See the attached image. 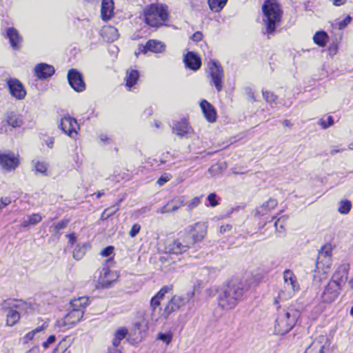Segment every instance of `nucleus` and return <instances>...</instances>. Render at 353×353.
<instances>
[{
	"mask_svg": "<svg viewBox=\"0 0 353 353\" xmlns=\"http://www.w3.org/2000/svg\"><path fill=\"white\" fill-rule=\"evenodd\" d=\"M244 294L243 283L238 280L232 281L218 292V305L223 310L233 309L243 300Z\"/></svg>",
	"mask_w": 353,
	"mask_h": 353,
	"instance_id": "nucleus-1",
	"label": "nucleus"
},
{
	"mask_svg": "<svg viewBox=\"0 0 353 353\" xmlns=\"http://www.w3.org/2000/svg\"><path fill=\"white\" fill-rule=\"evenodd\" d=\"M89 305L88 296H81L70 301V310L68 313L56 322V327L68 330L79 322L83 318L85 307Z\"/></svg>",
	"mask_w": 353,
	"mask_h": 353,
	"instance_id": "nucleus-2",
	"label": "nucleus"
},
{
	"mask_svg": "<svg viewBox=\"0 0 353 353\" xmlns=\"http://www.w3.org/2000/svg\"><path fill=\"white\" fill-rule=\"evenodd\" d=\"M299 316V310L294 306H279L274 325L275 332L280 335L288 333L294 327Z\"/></svg>",
	"mask_w": 353,
	"mask_h": 353,
	"instance_id": "nucleus-3",
	"label": "nucleus"
},
{
	"mask_svg": "<svg viewBox=\"0 0 353 353\" xmlns=\"http://www.w3.org/2000/svg\"><path fill=\"white\" fill-rule=\"evenodd\" d=\"M169 16L168 6L161 3H152L143 10L145 23L155 29L166 26Z\"/></svg>",
	"mask_w": 353,
	"mask_h": 353,
	"instance_id": "nucleus-4",
	"label": "nucleus"
},
{
	"mask_svg": "<svg viewBox=\"0 0 353 353\" xmlns=\"http://www.w3.org/2000/svg\"><path fill=\"white\" fill-rule=\"evenodd\" d=\"M263 22L268 33L274 32L281 19V10L275 0H265L263 5Z\"/></svg>",
	"mask_w": 353,
	"mask_h": 353,
	"instance_id": "nucleus-5",
	"label": "nucleus"
},
{
	"mask_svg": "<svg viewBox=\"0 0 353 353\" xmlns=\"http://www.w3.org/2000/svg\"><path fill=\"white\" fill-rule=\"evenodd\" d=\"M283 288L279 291L278 295V299L281 301L291 299L300 290L297 278L291 270L287 269L283 272Z\"/></svg>",
	"mask_w": 353,
	"mask_h": 353,
	"instance_id": "nucleus-6",
	"label": "nucleus"
},
{
	"mask_svg": "<svg viewBox=\"0 0 353 353\" xmlns=\"http://www.w3.org/2000/svg\"><path fill=\"white\" fill-rule=\"evenodd\" d=\"M8 304L10 305L6 319L7 324L9 326H13L19 321V311H25L28 313L32 310L30 304L21 300L12 301V303Z\"/></svg>",
	"mask_w": 353,
	"mask_h": 353,
	"instance_id": "nucleus-7",
	"label": "nucleus"
},
{
	"mask_svg": "<svg viewBox=\"0 0 353 353\" xmlns=\"http://www.w3.org/2000/svg\"><path fill=\"white\" fill-rule=\"evenodd\" d=\"M148 321L144 312H138L134 319V342H140L146 337Z\"/></svg>",
	"mask_w": 353,
	"mask_h": 353,
	"instance_id": "nucleus-8",
	"label": "nucleus"
},
{
	"mask_svg": "<svg viewBox=\"0 0 353 353\" xmlns=\"http://www.w3.org/2000/svg\"><path fill=\"white\" fill-rule=\"evenodd\" d=\"M210 74L211 77L210 83L214 85L217 92H221L223 90V70L219 64L214 60L210 62L209 65Z\"/></svg>",
	"mask_w": 353,
	"mask_h": 353,
	"instance_id": "nucleus-9",
	"label": "nucleus"
},
{
	"mask_svg": "<svg viewBox=\"0 0 353 353\" xmlns=\"http://www.w3.org/2000/svg\"><path fill=\"white\" fill-rule=\"evenodd\" d=\"M330 341L327 335L316 337L304 353H328Z\"/></svg>",
	"mask_w": 353,
	"mask_h": 353,
	"instance_id": "nucleus-10",
	"label": "nucleus"
},
{
	"mask_svg": "<svg viewBox=\"0 0 353 353\" xmlns=\"http://www.w3.org/2000/svg\"><path fill=\"white\" fill-rule=\"evenodd\" d=\"M188 303V299H185L184 296H174L165 305L164 310L161 314L162 318L167 319L172 312L179 310Z\"/></svg>",
	"mask_w": 353,
	"mask_h": 353,
	"instance_id": "nucleus-11",
	"label": "nucleus"
},
{
	"mask_svg": "<svg viewBox=\"0 0 353 353\" xmlns=\"http://www.w3.org/2000/svg\"><path fill=\"white\" fill-rule=\"evenodd\" d=\"M332 265L331 258L325 257L324 259H317L316 263V270L314 274V278L319 281H321L327 278L328 272Z\"/></svg>",
	"mask_w": 353,
	"mask_h": 353,
	"instance_id": "nucleus-12",
	"label": "nucleus"
},
{
	"mask_svg": "<svg viewBox=\"0 0 353 353\" xmlns=\"http://www.w3.org/2000/svg\"><path fill=\"white\" fill-rule=\"evenodd\" d=\"M341 288L334 282L330 281L325 287L321 298L323 303H331L334 302L339 295Z\"/></svg>",
	"mask_w": 353,
	"mask_h": 353,
	"instance_id": "nucleus-13",
	"label": "nucleus"
},
{
	"mask_svg": "<svg viewBox=\"0 0 353 353\" xmlns=\"http://www.w3.org/2000/svg\"><path fill=\"white\" fill-rule=\"evenodd\" d=\"M192 243V241L189 236L179 238L168 245V250L169 252L174 254H182L190 248Z\"/></svg>",
	"mask_w": 353,
	"mask_h": 353,
	"instance_id": "nucleus-14",
	"label": "nucleus"
},
{
	"mask_svg": "<svg viewBox=\"0 0 353 353\" xmlns=\"http://www.w3.org/2000/svg\"><path fill=\"white\" fill-rule=\"evenodd\" d=\"M59 128L65 134L70 137H73L74 134H77V129L79 128L77 120L68 114L63 116L61 119Z\"/></svg>",
	"mask_w": 353,
	"mask_h": 353,
	"instance_id": "nucleus-15",
	"label": "nucleus"
},
{
	"mask_svg": "<svg viewBox=\"0 0 353 353\" xmlns=\"http://www.w3.org/2000/svg\"><path fill=\"white\" fill-rule=\"evenodd\" d=\"M68 80L70 85L78 92L85 89L82 74L77 69H70L68 72Z\"/></svg>",
	"mask_w": 353,
	"mask_h": 353,
	"instance_id": "nucleus-16",
	"label": "nucleus"
},
{
	"mask_svg": "<svg viewBox=\"0 0 353 353\" xmlns=\"http://www.w3.org/2000/svg\"><path fill=\"white\" fill-rule=\"evenodd\" d=\"M185 201L184 196H174L172 200L168 201L165 205L159 208L157 212L160 214L174 212L184 205Z\"/></svg>",
	"mask_w": 353,
	"mask_h": 353,
	"instance_id": "nucleus-17",
	"label": "nucleus"
},
{
	"mask_svg": "<svg viewBox=\"0 0 353 353\" xmlns=\"http://www.w3.org/2000/svg\"><path fill=\"white\" fill-rule=\"evenodd\" d=\"M8 86L10 94L16 99H23L26 96V91L23 84L17 79H10L8 81Z\"/></svg>",
	"mask_w": 353,
	"mask_h": 353,
	"instance_id": "nucleus-18",
	"label": "nucleus"
},
{
	"mask_svg": "<svg viewBox=\"0 0 353 353\" xmlns=\"http://www.w3.org/2000/svg\"><path fill=\"white\" fill-rule=\"evenodd\" d=\"M19 165V160L12 152H0V165L8 171L14 170Z\"/></svg>",
	"mask_w": 353,
	"mask_h": 353,
	"instance_id": "nucleus-19",
	"label": "nucleus"
},
{
	"mask_svg": "<svg viewBox=\"0 0 353 353\" xmlns=\"http://www.w3.org/2000/svg\"><path fill=\"white\" fill-rule=\"evenodd\" d=\"M350 267L347 264H342L339 265L332 276V279L330 281L336 284H338L341 288L342 285L345 284L347 280L348 272Z\"/></svg>",
	"mask_w": 353,
	"mask_h": 353,
	"instance_id": "nucleus-20",
	"label": "nucleus"
},
{
	"mask_svg": "<svg viewBox=\"0 0 353 353\" xmlns=\"http://www.w3.org/2000/svg\"><path fill=\"white\" fill-rule=\"evenodd\" d=\"M183 61L186 68L196 71L201 68V59L193 52H188L183 58Z\"/></svg>",
	"mask_w": 353,
	"mask_h": 353,
	"instance_id": "nucleus-21",
	"label": "nucleus"
},
{
	"mask_svg": "<svg viewBox=\"0 0 353 353\" xmlns=\"http://www.w3.org/2000/svg\"><path fill=\"white\" fill-rule=\"evenodd\" d=\"M34 73L38 79H46L54 73V69L52 65L41 63L34 67Z\"/></svg>",
	"mask_w": 353,
	"mask_h": 353,
	"instance_id": "nucleus-22",
	"label": "nucleus"
},
{
	"mask_svg": "<svg viewBox=\"0 0 353 353\" xmlns=\"http://www.w3.org/2000/svg\"><path fill=\"white\" fill-rule=\"evenodd\" d=\"M200 107L206 120L210 123H214L216 119V112L213 105L206 100H202Z\"/></svg>",
	"mask_w": 353,
	"mask_h": 353,
	"instance_id": "nucleus-23",
	"label": "nucleus"
},
{
	"mask_svg": "<svg viewBox=\"0 0 353 353\" xmlns=\"http://www.w3.org/2000/svg\"><path fill=\"white\" fill-rule=\"evenodd\" d=\"M113 0H102L101 8V17L103 21H107L111 19L114 15Z\"/></svg>",
	"mask_w": 353,
	"mask_h": 353,
	"instance_id": "nucleus-24",
	"label": "nucleus"
},
{
	"mask_svg": "<svg viewBox=\"0 0 353 353\" xmlns=\"http://www.w3.org/2000/svg\"><path fill=\"white\" fill-rule=\"evenodd\" d=\"M277 205V200L270 198L256 209L255 216H264L274 209Z\"/></svg>",
	"mask_w": 353,
	"mask_h": 353,
	"instance_id": "nucleus-25",
	"label": "nucleus"
},
{
	"mask_svg": "<svg viewBox=\"0 0 353 353\" xmlns=\"http://www.w3.org/2000/svg\"><path fill=\"white\" fill-rule=\"evenodd\" d=\"M110 265H112V260L111 258L106 259L103 264L102 271L103 276L102 277V275H100V277L101 279H103V283L104 284H110L117 278V276L115 274L111 272L109 270Z\"/></svg>",
	"mask_w": 353,
	"mask_h": 353,
	"instance_id": "nucleus-26",
	"label": "nucleus"
},
{
	"mask_svg": "<svg viewBox=\"0 0 353 353\" xmlns=\"http://www.w3.org/2000/svg\"><path fill=\"white\" fill-rule=\"evenodd\" d=\"M110 265H112V260L111 258L106 259L103 264L102 271L103 276L102 277V275H100V277L101 279H103V283L104 284H110L117 278V276L115 274L111 272L109 270Z\"/></svg>",
	"mask_w": 353,
	"mask_h": 353,
	"instance_id": "nucleus-27",
	"label": "nucleus"
},
{
	"mask_svg": "<svg viewBox=\"0 0 353 353\" xmlns=\"http://www.w3.org/2000/svg\"><path fill=\"white\" fill-rule=\"evenodd\" d=\"M191 131V128L189 126L186 119H182L180 121H176L173 124L172 132L180 137H183L188 134Z\"/></svg>",
	"mask_w": 353,
	"mask_h": 353,
	"instance_id": "nucleus-28",
	"label": "nucleus"
},
{
	"mask_svg": "<svg viewBox=\"0 0 353 353\" xmlns=\"http://www.w3.org/2000/svg\"><path fill=\"white\" fill-rule=\"evenodd\" d=\"M7 37L13 49L18 50L21 48L23 39L16 29L9 28L7 30Z\"/></svg>",
	"mask_w": 353,
	"mask_h": 353,
	"instance_id": "nucleus-29",
	"label": "nucleus"
},
{
	"mask_svg": "<svg viewBox=\"0 0 353 353\" xmlns=\"http://www.w3.org/2000/svg\"><path fill=\"white\" fill-rule=\"evenodd\" d=\"M207 226L204 223L198 222L192 227L194 242L201 241L206 234Z\"/></svg>",
	"mask_w": 353,
	"mask_h": 353,
	"instance_id": "nucleus-30",
	"label": "nucleus"
},
{
	"mask_svg": "<svg viewBox=\"0 0 353 353\" xmlns=\"http://www.w3.org/2000/svg\"><path fill=\"white\" fill-rule=\"evenodd\" d=\"M161 301V299L154 296L150 301V307L152 308L151 320L156 323L162 317L161 315L159 316L161 312V308L159 307Z\"/></svg>",
	"mask_w": 353,
	"mask_h": 353,
	"instance_id": "nucleus-31",
	"label": "nucleus"
},
{
	"mask_svg": "<svg viewBox=\"0 0 353 353\" xmlns=\"http://www.w3.org/2000/svg\"><path fill=\"white\" fill-rule=\"evenodd\" d=\"M101 36L107 42H112L118 39L119 34L117 30L113 26L103 27L101 30Z\"/></svg>",
	"mask_w": 353,
	"mask_h": 353,
	"instance_id": "nucleus-32",
	"label": "nucleus"
},
{
	"mask_svg": "<svg viewBox=\"0 0 353 353\" xmlns=\"http://www.w3.org/2000/svg\"><path fill=\"white\" fill-rule=\"evenodd\" d=\"M144 50H148L154 53H161L165 50V44L157 40H149L143 47Z\"/></svg>",
	"mask_w": 353,
	"mask_h": 353,
	"instance_id": "nucleus-33",
	"label": "nucleus"
},
{
	"mask_svg": "<svg viewBox=\"0 0 353 353\" xmlns=\"http://www.w3.org/2000/svg\"><path fill=\"white\" fill-rule=\"evenodd\" d=\"M6 122L9 125L13 128L20 127L23 124L21 116L17 115L14 112H10L7 114Z\"/></svg>",
	"mask_w": 353,
	"mask_h": 353,
	"instance_id": "nucleus-34",
	"label": "nucleus"
},
{
	"mask_svg": "<svg viewBox=\"0 0 353 353\" xmlns=\"http://www.w3.org/2000/svg\"><path fill=\"white\" fill-rule=\"evenodd\" d=\"M228 0H208L210 10L215 12H220L225 6Z\"/></svg>",
	"mask_w": 353,
	"mask_h": 353,
	"instance_id": "nucleus-35",
	"label": "nucleus"
},
{
	"mask_svg": "<svg viewBox=\"0 0 353 353\" xmlns=\"http://www.w3.org/2000/svg\"><path fill=\"white\" fill-rule=\"evenodd\" d=\"M327 35L324 31L317 32L313 37L314 42L321 47L325 46Z\"/></svg>",
	"mask_w": 353,
	"mask_h": 353,
	"instance_id": "nucleus-36",
	"label": "nucleus"
},
{
	"mask_svg": "<svg viewBox=\"0 0 353 353\" xmlns=\"http://www.w3.org/2000/svg\"><path fill=\"white\" fill-rule=\"evenodd\" d=\"M352 208V203L347 199H343L339 203L338 211L342 214H347Z\"/></svg>",
	"mask_w": 353,
	"mask_h": 353,
	"instance_id": "nucleus-37",
	"label": "nucleus"
},
{
	"mask_svg": "<svg viewBox=\"0 0 353 353\" xmlns=\"http://www.w3.org/2000/svg\"><path fill=\"white\" fill-rule=\"evenodd\" d=\"M172 338L173 333L172 331L169 330L166 332H159L157 334V339L162 341L163 343L168 345L172 342Z\"/></svg>",
	"mask_w": 353,
	"mask_h": 353,
	"instance_id": "nucleus-38",
	"label": "nucleus"
},
{
	"mask_svg": "<svg viewBox=\"0 0 353 353\" xmlns=\"http://www.w3.org/2000/svg\"><path fill=\"white\" fill-rule=\"evenodd\" d=\"M210 273V270L208 268L204 267L201 268L197 272L200 283L208 281Z\"/></svg>",
	"mask_w": 353,
	"mask_h": 353,
	"instance_id": "nucleus-39",
	"label": "nucleus"
},
{
	"mask_svg": "<svg viewBox=\"0 0 353 353\" xmlns=\"http://www.w3.org/2000/svg\"><path fill=\"white\" fill-rule=\"evenodd\" d=\"M225 168L226 165L225 163H216L208 169V172L211 175L215 176L218 174L222 170L225 169Z\"/></svg>",
	"mask_w": 353,
	"mask_h": 353,
	"instance_id": "nucleus-40",
	"label": "nucleus"
},
{
	"mask_svg": "<svg viewBox=\"0 0 353 353\" xmlns=\"http://www.w3.org/2000/svg\"><path fill=\"white\" fill-rule=\"evenodd\" d=\"M318 124L323 129H327L334 125V119L332 116H328L325 119L322 118L318 121Z\"/></svg>",
	"mask_w": 353,
	"mask_h": 353,
	"instance_id": "nucleus-41",
	"label": "nucleus"
},
{
	"mask_svg": "<svg viewBox=\"0 0 353 353\" xmlns=\"http://www.w3.org/2000/svg\"><path fill=\"white\" fill-rule=\"evenodd\" d=\"M85 252V247L84 245H77L73 252V257L77 260H80Z\"/></svg>",
	"mask_w": 353,
	"mask_h": 353,
	"instance_id": "nucleus-42",
	"label": "nucleus"
},
{
	"mask_svg": "<svg viewBox=\"0 0 353 353\" xmlns=\"http://www.w3.org/2000/svg\"><path fill=\"white\" fill-rule=\"evenodd\" d=\"M68 223L69 221L68 219H63L59 221L52 227V231L55 233H59L60 230H63L67 227Z\"/></svg>",
	"mask_w": 353,
	"mask_h": 353,
	"instance_id": "nucleus-43",
	"label": "nucleus"
},
{
	"mask_svg": "<svg viewBox=\"0 0 353 353\" xmlns=\"http://www.w3.org/2000/svg\"><path fill=\"white\" fill-rule=\"evenodd\" d=\"M263 97L268 103H276L277 100V96L268 90L263 91Z\"/></svg>",
	"mask_w": 353,
	"mask_h": 353,
	"instance_id": "nucleus-44",
	"label": "nucleus"
},
{
	"mask_svg": "<svg viewBox=\"0 0 353 353\" xmlns=\"http://www.w3.org/2000/svg\"><path fill=\"white\" fill-rule=\"evenodd\" d=\"M202 196H196L187 203V210L191 211L201 203Z\"/></svg>",
	"mask_w": 353,
	"mask_h": 353,
	"instance_id": "nucleus-45",
	"label": "nucleus"
},
{
	"mask_svg": "<svg viewBox=\"0 0 353 353\" xmlns=\"http://www.w3.org/2000/svg\"><path fill=\"white\" fill-rule=\"evenodd\" d=\"M69 345L65 339L62 340L54 350L53 353H64L68 348Z\"/></svg>",
	"mask_w": 353,
	"mask_h": 353,
	"instance_id": "nucleus-46",
	"label": "nucleus"
},
{
	"mask_svg": "<svg viewBox=\"0 0 353 353\" xmlns=\"http://www.w3.org/2000/svg\"><path fill=\"white\" fill-rule=\"evenodd\" d=\"M114 247L112 246V245H109L105 248H103L101 252H100V255L101 256H103V257H109L108 259L111 258L112 260L113 261V259L112 257V256L114 254Z\"/></svg>",
	"mask_w": 353,
	"mask_h": 353,
	"instance_id": "nucleus-47",
	"label": "nucleus"
},
{
	"mask_svg": "<svg viewBox=\"0 0 353 353\" xmlns=\"http://www.w3.org/2000/svg\"><path fill=\"white\" fill-rule=\"evenodd\" d=\"M127 333L128 330L126 328L121 327L116 331L114 338L117 339L118 341L121 342V341L125 337Z\"/></svg>",
	"mask_w": 353,
	"mask_h": 353,
	"instance_id": "nucleus-48",
	"label": "nucleus"
},
{
	"mask_svg": "<svg viewBox=\"0 0 353 353\" xmlns=\"http://www.w3.org/2000/svg\"><path fill=\"white\" fill-rule=\"evenodd\" d=\"M35 170L37 172L45 174L48 170V164L43 161H37L35 164Z\"/></svg>",
	"mask_w": 353,
	"mask_h": 353,
	"instance_id": "nucleus-49",
	"label": "nucleus"
},
{
	"mask_svg": "<svg viewBox=\"0 0 353 353\" xmlns=\"http://www.w3.org/2000/svg\"><path fill=\"white\" fill-rule=\"evenodd\" d=\"M172 290V285L163 286L159 292L155 295L157 298L162 300L165 294L170 292Z\"/></svg>",
	"mask_w": 353,
	"mask_h": 353,
	"instance_id": "nucleus-50",
	"label": "nucleus"
},
{
	"mask_svg": "<svg viewBox=\"0 0 353 353\" xmlns=\"http://www.w3.org/2000/svg\"><path fill=\"white\" fill-rule=\"evenodd\" d=\"M119 210L118 207L112 206V208H107L102 213L101 218L102 219H108L109 216H112Z\"/></svg>",
	"mask_w": 353,
	"mask_h": 353,
	"instance_id": "nucleus-51",
	"label": "nucleus"
},
{
	"mask_svg": "<svg viewBox=\"0 0 353 353\" xmlns=\"http://www.w3.org/2000/svg\"><path fill=\"white\" fill-rule=\"evenodd\" d=\"M29 223L32 224V225H34L38 224L42 220V217L39 214H32L28 216Z\"/></svg>",
	"mask_w": 353,
	"mask_h": 353,
	"instance_id": "nucleus-52",
	"label": "nucleus"
},
{
	"mask_svg": "<svg viewBox=\"0 0 353 353\" xmlns=\"http://www.w3.org/2000/svg\"><path fill=\"white\" fill-rule=\"evenodd\" d=\"M285 219H279L276 221H275L274 227L276 232L279 233H282L283 232L285 228Z\"/></svg>",
	"mask_w": 353,
	"mask_h": 353,
	"instance_id": "nucleus-53",
	"label": "nucleus"
},
{
	"mask_svg": "<svg viewBox=\"0 0 353 353\" xmlns=\"http://www.w3.org/2000/svg\"><path fill=\"white\" fill-rule=\"evenodd\" d=\"M217 196L215 193H210L207 199L209 201V205L211 207H215L219 204L218 201L216 200Z\"/></svg>",
	"mask_w": 353,
	"mask_h": 353,
	"instance_id": "nucleus-54",
	"label": "nucleus"
},
{
	"mask_svg": "<svg viewBox=\"0 0 353 353\" xmlns=\"http://www.w3.org/2000/svg\"><path fill=\"white\" fill-rule=\"evenodd\" d=\"M126 87L128 88V90H130L131 88L132 87V70L129 69L127 71V75H126Z\"/></svg>",
	"mask_w": 353,
	"mask_h": 353,
	"instance_id": "nucleus-55",
	"label": "nucleus"
},
{
	"mask_svg": "<svg viewBox=\"0 0 353 353\" xmlns=\"http://www.w3.org/2000/svg\"><path fill=\"white\" fill-rule=\"evenodd\" d=\"M331 258V250L329 248H323L319 253L317 259Z\"/></svg>",
	"mask_w": 353,
	"mask_h": 353,
	"instance_id": "nucleus-56",
	"label": "nucleus"
},
{
	"mask_svg": "<svg viewBox=\"0 0 353 353\" xmlns=\"http://www.w3.org/2000/svg\"><path fill=\"white\" fill-rule=\"evenodd\" d=\"M352 21V18L350 16H347L343 20L338 23L339 28L342 30L345 28Z\"/></svg>",
	"mask_w": 353,
	"mask_h": 353,
	"instance_id": "nucleus-57",
	"label": "nucleus"
},
{
	"mask_svg": "<svg viewBox=\"0 0 353 353\" xmlns=\"http://www.w3.org/2000/svg\"><path fill=\"white\" fill-rule=\"evenodd\" d=\"M56 341V336L54 335H50L48 339L42 343L43 348L47 349L50 345L54 343Z\"/></svg>",
	"mask_w": 353,
	"mask_h": 353,
	"instance_id": "nucleus-58",
	"label": "nucleus"
},
{
	"mask_svg": "<svg viewBox=\"0 0 353 353\" xmlns=\"http://www.w3.org/2000/svg\"><path fill=\"white\" fill-rule=\"evenodd\" d=\"M48 326V324L46 322H45L41 326H38L32 331L34 332V335L37 336V334L42 333L47 328Z\"/></svg>",
	"mask_w": 353,
	"mask_h": 353,
	"instance_id": "nucleus-59",
	"label": "nucleus"
},
{
	"mask_svg": "<svg viewBox=\"0 0 353 353\" xmlns=\"http://www.w3.org/2000/svg\"><path fill=\"white\" fill-rule=\"evenodd\" d=\"M36 336L34 335V332L32 331L27 333L24 337H23V341L24 343H28L30 341H32L34 339Z\"/></svg>",
	"mask_w": 353,
	"mask_h": 353,
	"instance_id": "nucleus-60",
	"label": "nucleus"
},
{
	"mask_svg": "<svg viewBox=\"0 0 353 353\" xmlns=\"http://www.w3.org/2000/svg\"><path fill=\"white\" fill-rule=\"evenodd\" d=\"M170 178L167 176V175H165V176H161L158 180H157V183L159 185H164L166 182H168V181H170Z\"/></svg>",
	"mask_w": 353,
	"mask_h": 353,
	"instance_id": "nucleus-61",
	"label": "nucleus"
},
{
	"mask_svg": "<svg viewBox=\"0 0 353 353\" xmlns=\"http://www.w3.org/2000/svg\"><path fill=\"white\" fill-rule=\"evenodd\" d=\"M10 202L11 201L8 198L0 199V210L7 206Z\"/></svg>",
	"mask_w": 353,
	"mask_h": 353,
	"instance_id": "nucleus-62",
	"label": "nucleus"
},
{
	"mask_svg": "<svg viewBox=\"0 0 353 353\" xmlns=\"http://www.w3.org/2000/svg\"><path fill=\"white\" fill-rule=\"evenodd\" d=\"M231 230H232V225L227 224L225 225H222L220 228V232L223 234V233L230 231Z\"/></svg>",
	"mask_w": 353,
	"mask_h": 353,
	"instance_id": "nucleus-63",
	"label": "nucleus"
},
{
	"mask_svg": "<svg viewBox=\"0 0 353 353\" xmlns=\"http://www.w3.org/2000/svg\"><path fill=\"white\" fill-rule=\"evenodd\" d=\"M202 39V34L200 32H196L192 35V39L194 41H198L201 40Z\"/></svg>",
	"mask_w": 353,
	"mask_h": 353,
	"instance_id": "nucleus-64",
	"label": "nucleus"
}]
</instances>
